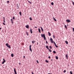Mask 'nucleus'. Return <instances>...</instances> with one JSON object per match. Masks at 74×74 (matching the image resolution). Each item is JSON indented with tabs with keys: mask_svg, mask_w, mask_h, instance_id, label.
<instances>
[{
	"mask_svg": "<svg viewBox=\"0 0 74 74\" xmlns=\"http://www.w3.org/2000/svg\"><path fill=\"white\" fill-rule=\"evenodd\" d=\"M41 37L43 38V37L44 38V39L45 40H46V37H45V34H43L42 35V34H41Z\"/></svg>",
	"mask_w": 74,
	"mask_h": 74,
	"instance_id": "f257e3e1",
	"label": "nucleus"
},
{
	"mask_svg": "<svg viewBox=\"0 0 74 74\" xmlns=\"http://www.w3.org/2000/svg\"><path fill=\"white\" fill-rule=\"evenodd\" d=\"M6 45L7 46V47H8L9 48H10V49L11 48L10 47V45H9L8 43H6Z\"/></svg>",
	"mask_w": 74,
	"mask_h": 74,
	"instance_id": "f03ea898",
	"label": "nucleus"
},
{
	"mask_svg": "<svg viewBox=\"0 0 74 74\" xmlns=\"http://www.w3.org/2000/svg\"><path fill=\"white\" fill-rule=\"evenodd\" d=\"M32 48V45L29 46V50L31 51V52H32V48Z\"/></svg>",
	"mask_w": 74,
	"mask_h": 74,
	"instance_id": "7ed1b4c3",
	"label": "nucleus"
},
{
	"mask_svg": "<svg viewBox=\"0 0 74 74\" xmlns=\"http://www.w3.org/2000/svg\"><path fill=\"white\" fill-rule=\"evenodd\" d=\"M50 40H51V43H53V39H52V38H50Z\"/></svg>",
	"mask_w": 74,
	"mask_h": 74,
	"instance_id": "20e7f679",
	"label": "nucleus"
},
{
	"mask_svg": "<svg viewBox=\"0 0 74 74\" xmlns=\"http://www.w3.org/2000/svg\"><path fill=\"white\" fill-rule=\"evenodd\" d=\"M3 62H2V64H4L5 62V59L3 58Z\"/></svg>",
	"mask_w": 74,
	"mask_h": 74,
	"instance_id": "39448f33",
	"label": "nucleus"
},
{
	"mask_svg": "<svg viewBox=\"0 0 74 74\" xmlns=\"http://www.w3.org/2000/svg\"><path fill=\"white\" fill-rule=\"evenodd\" d=\"M66 21L68 23H69L70 22H71V21H70V20H69L68 19H67L66 20Z\"/></svg>",
	"mask_w": 74,
	"mask_h": 74,
	"instance_id": "423d86ee",
	"label": "nucleus"
},
{
	"mask_svg": "<svg viewBox=\"0 0 74 74\" xmlns=\"http://www.w3.org/2000/svg\"><path fill=\"white\" fill-rule=\"evenodd\" d=\"M53 43L54 45H55V46L56 47V48H58V46L56 45V43H55V42H53Z\"/></svg>",
	"mask_w": 74,
	"mask_h": 74,
	"instance_id": "0eeeda50",
	"label": "nucleus"
},
{
	"mask_svg": "<svg viewBox=\"0 0 74 74\" xmlns=\"http://www.w3.org/2000/svg\"><path fill=\"white\" fill-rule=\"evenodd\" d=\"M48 33L49 36H51V33L49 32H48Z\"/></svg>",
	"mask_w": 74,
	"mask_h": 74,
	"instance_id": "6e6552de",
	"label": "nucleus"
},
{
	"mask_svg": "<svg viewBox=\"0 0 74 74\" xmlns=\"http://www.w3.org/2000/svg\"><path fill=\"white\" fill-rule=\"evenodd\" d=\"M40 28H41V30L43 32H44V30H43V29H42V27H40Z\"/></svg>",
	"mask_w": 74,
	"mask_h": 74,
	"instance_id": "1a4fd4ad",
	"label": "nucleus"
},
{
	"mask_svg": "<svg viewBox=\"0 0 74 74\" xmlns=\"http://www.w3.org/2000/svg\"><path fill=\"white\" fill-rule=\"evenodd\" d=\"M53 19L54 21H55L56 22V20L55 18V17H53Z\"/></svg>",
	"mask_w": 74,
	"mask_h": 74,
	"instance_id": "9d476101",
	"label": "nucleus"
},
{
	"mask_svg": "<svg viewBox=\"0 0 74 74\" xmlns=\"http://www.w3.org/2000/svg\"><path fill=\"white\" fill-rule=\"evenodd\" d=\"M38 31H39V33H41V31H41V30L40 29V28H39L38 29Z\"/></svg>",
	"mask_w": 74,
	"mask_h": 74,
	"instance_id": "9b49d317",
	"label": "nucleus"
},
{
	"mask_svg": "<svg viewBox=\"0 0 74 74\" xmlns=\"http://www.w3.org/2000/svg\"><path fill=\"white\" fill-rule=\"evenodd\" d=\"M30 32L31 33H33V31H32V29H30Z\"/></svg>",
	"mask_w": 74,
	"mask_h": 74,
	"instance_id": "f8f14e48",
	"label": "nucleus"
},
{
	"mask_svg": "<svg viewBox=\"0 0 74 74\" xmlns=\"http://www.w3.org/2000/svg\"><path fill=\"white\" fill-rule=\"evenodd\" d=\"M36 42V41H32V44H34V42Z\"/></svg>",
	"mask_w": 74,
	"mask_h": 74,
	"instance_id": "ddd939ff",
	"label": "nucleus"
},
{
	"mask_svg": "<svg viewBox=\"0 0 74 74\" xmlns=\"http://www.w3.org/2000/svg\"><path fill=\"white\" fill-rule=\"evenodd\" d=\"M66 58L67 59H68V56H67V54L66 55Z\"/></svg>",
	"mask_w": 74,
	"mask_h": 74,
	"instance_id": "4468645a",
	"label": "nucleus"
},
{
	"mask_svg": "<svg viewBox=\"0 0 74 74\" xmlns=\"http://www.w3.org/2000/svg\"><path fill=\"white\" fill-rule=\"evenodd\" d=\"M19 14H20V16H22V12H19Z\"/></svg>",
	"mask_w": 74,
	"mask_h": 74,
	"instance_id": "2eb2a0df",
	"label": "nucleus"
},
{
	"mask_svg": "<svg viewBox=\"0 0 74 74\" xmlns=\"http://www.w3.org/2000/svg\"><path fill=\"white\" fill-rule=\"evenodd\" d=\"M16 5H17V7H18L17 9H19V6L18 5V3H17Z\"/></svg>",
	"mask_w": 74,
	"mask_h": 74,
	"instance_id": "dca6fc26",
	"label": "nucleus"
},
{
	"mask_svg": "<svg viewBox=\"0 0 74 74\" xmlns=\"http://www.w3.org/2000/svg\"><path fill=\"white\" fill-rule=\"evenodd\" d=\"M65 43H66V44H68V42L67 41H66Z\"/></svg>",
	"mask_w": 74,
	"mask_h": 74,
	"instance_id": "f3484780",
	"label": "nucleus"
},
{
	"mask_svg": "<svg viewBox=\"0 0 74 74\" xmlns=\"http://www.w3.org/2000/svg\"><path fill=\"white\" fill-rule=\"evenodd\" d=\"M11 56H12V57H14V54H11Z\"/></svg>",
	"mask_w": 74,
	"mask_h": 74,
	"instance_id": "a211bd4d",
	"label": "nucleus"
},
{
	"mask_svg": "<svg viewBox=\"0 0 74 74\" xmlns=\"http://www.w3.org/2000/svg\"><path fill=\"white\" fill-rule=\"evenodd\" d=\"M56 59H58V56H56Z\"/></svg>",
	"mask_w": 74,
	"mask_h": 74,
	"instance_id": "6ab92c4d",
	"label": "nucleus"
},
{
	"mask_svg": "<svg viewBox=\"0 0 74 74\" xmlns=\"http://www.w3.org/2000/svg\"><path fill=\"white\" fill-rule=\"evenodd\" d=\"M45 61L46 62H47V63H49V62H48V61L47 60H46Z\"/></svg>",
	"mask_w": 74,
	"mask_h": 74,
	"instance_id": "aec40b11",
	"label": "nucleus"
},
{
	"mask_svg": "<svg viewBox=\"0 0 74 74\" xmlns=\"http://www.w3.org/2000/svg\"><path fill=\"white\" fill-rule=\"evenodd\" d=\"M53 53H56V51H53Z\"/></svg>",
	"mask_w": 74,
	"mask_h": 74,
	"instance_id": "412c9836",
	"label": "nucleus"
},
{
	"mask_svg": "<svg viewBox=\"0 0 74 74\" xmlns=\"http://www.w3.org/2000/svg\"><path fill=\"white\" fill-rule=\"evenodd\" d=\"M70 73L71 74H73V72H72V71H71L70 72Z\"/></svg>",
	"mask_w": 74,
	"mask_h": 74,
	"instance_id": "4be33fe9",
	"label": "nucleus"
},
{
	"mask_svg": "<svg viewBox=\"0 0 74 74\" xmlns=\"http://www.w3.org/2000/svg\"><path fill=\"white\" fill-rule=\"evenodd\" d=\"M14 72H16V70H15V68L14 69Z\"/></svg>",
	"mask_w": 74,
	"mask_h": 74,
	"instance_id": "5701e85b",
	"label": "nucleus"
},
{
	"mask_svg": "<svg viewBox=\"0 0 74 74\" xmlns=\"http://www.w3.org/2000/svg\"><path fill=\"white\" fill-rule=\"evenodd\" d=\"M49 48H50V49H52V47L51 46H49Z\"/></svg>",
	"mask_w": 74,
	"mask_h": 74,
	"instance_id": "b1692460",
	"label": "nucleus"
},
{
	"mask_svg": "<svg viewBox=\"0 0 74 74\" xmlns=\"http://www.w3.org/2000/svg\"><path fill=\"white\" fill-rule=\"evenodd\" d=\"M49 52H52V50H51V49H49Z\"/></svg>",
	"mask_w": 74,
	"mask_h": 74,
	"instance_id": "393cba45",
	"label": "nucleus"
},
{
	"mask_svg": "<svg viewBox=\"0 0 74 74\" xmlns=\"http://www.w3.org/2000/svg\"><path fill=\"white\" fill-rule=\"evenodd\" d=\"M28 2H29V3H30V4H32V2L30 1H28Z\"/></svg>",
	"mask_w": 74,
	"mask_h": 74,
	"instance_id": "a878e982",
	"label": "nucleus"
},
{
	"mask_svg": "<svg viewBox=\"0 0 74 74\" xmlns=\"http://www.w3.org/2000/svg\"><path fill=\"white\" fill-rule=\"evenodd\" d=\"M51 5H53V2H51Z\"/></svg>",
	"mask_w": 74,
	"mask_h": 74,
	"instance_id": "bb28decb",
	"label": "nucleus"
},
{
	"mask_svg": "<svg viewBox=\"0 0 74 74\" xmlns=\"http://www.w3.org/2000/svg\"><path fill=\"white\" fill-rule=\"evenodd\" d=\"M29 19H30V21H32V18L30 17V18H29Z\"/></svg>",
	"mask_w": 74,
	"mask_h": 74,
	"instance_id": "cd10ccee",
	"label": "nucleus"
},
{
	"mask_svg": "<svg viewBox=\"0 0 74 74\" xmlns=\"http://www.w3.org/2000/svg\"><path fill=\"white\" fill-rule=\"evenodd\" d=\"M45 47H46V48H48V46H45Z\"/></svg>",
	"mask_w": 74,
	"mask_h": 74,
	"instance_id": "c85d7f7f",
	"label": "nucleus"
},
{
	"mask_svg": "<svg viewBox=\"0 0 74 74\" xmlns=\"http://www.w3.org/2000/svg\"><path fill=\"white\" fill-rule=\"evenodd\" d=\"M66 70H64L63 71V73H66Z\"/></svg>",
	"mask_w": 74,
	"mask_h": 74,
	"instance_id": "c756f323",
	"label": "nucleus"
},
{
	"mask_svg": "<svg viewBox=\"0 0 74 74\" xmlns=\"http://www.w3.org/2000/svg\"><path fill=\"white\" fill-rule=\"evenodd\" d=\"M64 26H65V28H66L67 29V27H66V25H65Z\"/></svg>",
	"mask_w": 74,
	"mask_h": 74,
	"instance_id": "7c9ffc66",
	"label": "nucleus"
},
{
	"mask_svg": "<svg viewBox=\"0 0 74 74\" xmlns=\"http://www.w3.org/2000/svg\"><path fill=\"white\" fill-rule=\"evenodd\" d=\"M7 3H10V1H8L7 2Z\"/></svg>",
	"mask_w": 74,
	"mask_h": 74,
	"instance_id": "2f4dec72",
	"label": "nucleus"
},
{
	"mask_svg": "<svg viewBox=\"0 0 74 74\" xmlns=\"http://www.w3.org/2000/svg\"><path fill=\"white\" fill-rule=\"evenodd\" d=\"M3 24L4 25H5V23H3Z\"/></svg>",
	"mask_w": 74,
	"mask_h": 74,
	"instance_id": "473e14b6",
	"label": "nucleus"
},
{
	"mask_svg": "<svg viewBox=\"0 0 74 74\" xmlns=\"http://www.w3.org/2000/svg\"><path fill=\"white\" fill-rule=\"evenodd\" d=\"M26 27L27 28V29H28V25H27L26 26Z\"/></svg>",
	"mask_w": 74,
	"mask_h": 74,
	"instance_id": "72a5a7b5",
	"label": "nucleus"
},
{
	"mask_svg": "<svg viewBox=\"0 0 74 74\" xmlns=\"http://www.w3.org/2000/svg\"><path fill=\"white\" fill-rule=\"evenodd\" d=\"M13 19H15V17L14 16H13Z\"/></svg>",
	"mask_w": 74,
	"mask_h": 74,
	"instance_id": "f704fd0d",
	"label": "nucleus"
},
{
	"mask_svg": "<svg viewBox=\"0 0 74 74\" xmlns=\"http://www.w3.org/2000/svg\"><path fill=\"white\" fill-rule=\"evenodd\" d=\"M46 43L47 44H48V42L47 40H46Z\"/></svg>",
	"mask_w": 74,
	"mask_h": 74,
	"instance_id": "c9c22d12",
	"label": "nucleus"
},
{
	"mask_svg": "<svg viewBox=\"0 0 74 74\" xmlns=\"http://www.w3.org/2000/svg\"><path fill=\"white\" fill-rule=\"evenodd\" d=\"M72 4H73V5H74V2L73 1Z\"/></svg>",
	"mask_w": 74,
	"mask_h": 74,
	"instance_id": "e433bc0d",
	"label": "nucleus"
},
{
	"mask_svg": "<svg viewBox=\"0 0 74 74\" xmlns=\"http://www.w3.org/2000/svg\"><path fill=\"white\" fill-rule=\"evenodd\" d=\"M36 62L37 63H38L39 62H38V60H37Z\"/></svg>",
	"mask_w": 74,
	"mask_h": 74,
	"instance_id": "4c0bfd02",
	"label": "nucleus"
},
{
	"mask_svg": "<svg viewBox=\"0 0 74 74\" xmlns=\"http://www.w3.org/2000/svg\"><path fill=\"white\" fill-rule=\"evenodd\" d=\"M72 29H73V32H74V28H72Z\"/></svg>",
	"mask_w": 74,
	"mask_h": 74,
	"instance_id": "58836bf2",
	"label": "nucleus"
},
{
	"mask_svg": "<svg viewBox=\"0 0 74 74\" xmlns=\"http://www.w3.org/2000/svg\"><path fill=\"white\" fill-rule=\"evenodd\" d=\"M53 38H55V37L54 36V35H53Z\"/></svg>",
	"mask_w": 74,
	"mask_h": 74,
	"instance_id": "ea45409f",
	"label": "nucleus"
},
{
	"mask_svg": "<svg viewBox=\"0 0 74 74\" xmlns=\"http://www.w3.org/2000/svg\"><path fill=\"white\" fill-rule=\"evenodd\" d=\"M14 73H15V74H17V73H16V71L15 72H14Z\"/></svg>",
	"mask_w": 74,
	"mask_h": 74,
	"instance_id": "a19ab883",
	"label": "nucleus"
},
{
	"mask_svg": "<svg viewBox=\"0 0 74 74\" xmlns=\"http://www.w3.org/2000/svg\"><path fill=\"white\" fill-rule=\"evenodd\" d=\"M3 22L4 23L5 22V20H3Z\"/></svg>",
	"mask_w": 74,
	"mask_h": 74,
	"instance_id": "79ce46f5",
	"label": "nucleus"
},
{
	"mask_svg": "<svg viewBox=\"0 0 74 74\" xmlns=\"http://www.w3.org/2000/svg\"><path fill=\"white\" fill-rule=\"evenodd\" d=\"M11 22L13 21L12 20V19H11Z\"/></svg>",
	"mask_w": 74,
	"mask_h": 74,
	"instance_id": "37998d69",
	"label": "nucleus"
},
{
	"mask_svg": "<svg viewBox=\"0 0 74 74\" xmlns=\"http://www.w3.org/2000/svg\"><path fill=\"white\" fill-rule=\"evenodd\" d=\"M49 59H50V58H51V57H50V56H49Z\"/></svg>",
	"mask_w": 74,
	"mask_h": 74,
	"instance_id": "c03bdc74",
	"label": "nucleus"
},
{
	"mask_svg": "<svg viewBox=\"0 0 74 74\" xmlns=\"http://www.w3.org/2000/svg\"><path fill=\"white\" fill-rule=\"evenodd\" d=\"M27 36H28V33H27Z\"/></svg>",
	"mask_w": 74,
	"mask_h": 74,
	"instance_id": "a18cd8bd",
	"label": "nucleus"
},
{
	"mask_svg": "<svg viewBox=\"0 0 74 74\" xmlns=\"http://www.w3.org/2000/svg\"><path fill=\"white\" fill-rule=\"evenodd\" d=\"M3 20H5V18L4 17H3Z\"/></svg>",
	"mask_w": 74,
	"mask_h": 74,
	"instance_id": "49530a36",
	"label": "nucleus"
},
{
	"mask_svg": "<svg viewBox=\"0 0 74 74\" xmlns=\"http://www.w3.org/2000/svg\"><path fill=\"white\" fill-rule=\"evenodd\" d=\"M23 58H25V56H23Z\"/></svg>",
	"mask_w": 74,
	"mask_h": 74,
	"instance_id": "de8ad7c7",
	"label": "nucleus"
},
{
	"mask_svg": "<svg viewBox=\"0 0 74 74\" xmlns=\"http://www.w3.org/2000/svg\"><path fill=\"white\" fill-rule=\"evenodd\" d=\"M47 49L48 50H49V48L48 47L47 48Z\"/></svg>",
	"mask_w": 74,
	"mask_h": 74,
	"instance_id": "09e8293b",
	"label": "nucleus"
},
{
	"mask_svg": "<svg viewBox=\"0 0 74 74\" xmlns=\"http://www.w3.org/2000/svg\"><path fill=\"white\" fill-rule=\"evenodd\" d=\"M19 65H21V63H19Z\"/></svg>",
	"mask_w": 74,
	"mask_h": 74,
	"instance_id": "8fccbe9b",
	"label": "nucleus"
},
{
	"mask_svg": "<svg viewBox=\"0 0 74 74\" xmlns=\"http://www.w3.org/2000/svg\"><path fill=\"white\" fill-rule=\"evenodd\" d=\"M12 23H13V21H12Z\"/></svg>",
	"mask_w": 74,
	"mask_h": 74,
	"instance_id": "3c124183",
	"label": "nucleus"
},
{
	"mask_svg": "<svg viewBox=\"0 0 74 74\" xmlns=\"http://www.w3.org/2000/svg\"><path fill=\"white\" fill-rule=\"evenodd\" d=\"M35 27V28H37V27H36V26Z\"/></svg>",
	"mask_w": 74,
	"mask_h": 74,
	"instance_id": "603ef678",
	"label": "nucleus"
},
{
	"mask_svg": "<svg viewBox=\"0 0 74 74\" xmlns=\"http://www.w3.org/2000/svg\"><path fill=\"white\" fill-rule=\"evenodd\" d=\"M37 45H38V42H37Z\"/></svg>",
	"mask_w": 74,
	"mask_h": 74,
	"instance_id": "864d4df0",
	"label": "nucleus"
},
{
	"mask_svg": "<svg viewBox=\"0 0 74 74\" xmlns=\"http://www.w3.org/2000/svg\"><path fill=\"white\" fill-rule=\"evenodd\" d=\"M32 74H34V73H33V72H32Z\"/></svg>",
	"mask_w": 74,
	"mask_h": 74,
	"instance_id": "5fc2aeb1",
	"label": "nucleus"
},
{
	"mask_svg": "<svg viewBox=\"0 0 74 74\" xmlns=\"http://www.w3.org/2000/svg\"><path fill=\"white\" fill-rule=\"evenodd\" d=\"M1 28H0V30H1Z\"/></svg>",
	"mask_w": 74,
	"mask_h": 74,
	"instance_id": "6e6d98bb",
	"label": "nucleus"
},
{
	"mask_svg": "<svg viewBox=\"0 0 74 74\" xmlns=\"http://www.w3.org/2000/svg\"><path fill=\"white\" fill-rule=\"evenodd\" d=\"M29 25H28V28H29Z\"/></svg>",
	"mask_w": 74,
	"mask_h": 74,
	"instance_id": "4d7b16f0",
	"label": "nucleus"
},
{
	"mask_svg": "<svg viewBox=\"0 0 74 74\" xmlns=\"http://www.w3.org/2000/svg\"><path fill=\"white\" fill-rule=\"evenodd\" d=\"M72 1V3H73V1Z\"/></svg>",
	"mask_w": 74,
	"mask_h": 74,
	"instance_id": "13d9d810",
	"label": "nucleus"
},
{
	"mask_svg": "<svg viewBox=\"0 0 74 74\" xmlns=\"http://www.w3.org/2000/svg\"><path fill=\"white\" fill-rule=\"evenodd\" d=\"M51 60L52 61V59H51Z\"/></svg>",
	"mask_w": 74,
	"mask_h": 74,
	"instance_id": "bf43d9fd",
	"label": "nucleus"
},
{
	"mask_svg": "<svg viewBox=\"0 0 74 74\" xmlns=\"http://www.w3.org/2000/svg\"><path fill=\"white\" fill-rule=\"evenodd\" d=\"M22 45H23V43H22Z\"/></svg>",
	"mask_w": 74,
	"mask_h": 74,
	"instance_id": "052dcab7",
	"label": "nucleus"
}]
</instances>
